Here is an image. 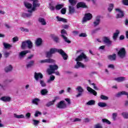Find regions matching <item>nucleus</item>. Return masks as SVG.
<instances>
[{
	"label": "nucleus",
	"instance_id": "31",
	"mask_svg": "<svg viewBox=\"0 0 128 128\" xmlns=\"http://www.w3.org/2000/svg\"><path fill=\"white\" fill-rule=\"evenodd\" d=\"M68 2L70 4V6H74L78 3V0H68Z\"/></svg>",
	"mask_w": 128,
	"mask_h": 128
},
{
	"label": "nucleus",
	"instance_id": "30",
	"mask_svg": "<svg viewBox=\"0 0 128 128\" xmlns=\"http://www.w3.org/2000/svg\"><path fill=\"white\" fill-rule=\"evenodd\" d=\"M68 10H69V14H74V6H68Z\"/></svg>",
	"mask_w": 128,
	"mask_h": 128
},
{
	"label": "nucleus",
	"instance_id": "64",
	"mask_svg": "<svg viewBox=\"0 0 128 128\" xmlns=\"http://www.w3.org/2000/svg\"><path fill=\"white\" fill-rule=\"evenodd\" d=\"M18 37H14L13 38V42H18Z\"/></svg>",
	"mask_w": 128,
	"mask_h": 128
},
{
	"label": "nucleus",
	"instance_id": "29",
	"mask_svg": "<svg viewBox=\"0 0 128 128\" xmlns=\"http://www.w3.org/2000/svg\"><path fill=\"white\" fill-rule=\"evenodd\" d=\"M42 40L40 38H38L36 39V44L37 46H40L42 44Z\"/></svg>",
	"mask_w": 128,
	"mask_h": 128
},
{
	"label": "nucleus",
	"instance_id": "19",
	"mask_svg": "<svg viewBox=\"0 0 128 128\" xmlns=\"http://www.w3.org/2000/svg\"><path fill=\"white\" fill-rule=\"evenodd\" d=\"M56 99H54L52 101H50L46 103V106H47V108H49V106H54V102H56Z\"/></svg>",
	"mask_w": 128,
	"mask_h": 128
},
{
	"label": "nucleus",
	"instance_id": "47",
	"mask_svg": "<svg viewBox=\"0 0 128 128\" xmlns=\"http://www.w3.org/2000/svg\"><path fill=\"white\" fill-rule=\"evenodd\" d=\"M102 121L103 122L107 124H111L110 122V120H108L107 119H102Z\"/></svg>",
	"mask_w": 128,
	"mask_h": 128
},
{
	"label": "nucleus",
	"instance_id": "9",
	"mask_svg": "<svg viewBox=\"0 0 128 128\" xmlns=\"http://www.w3.org/2000/svg\"><path fill=\"white\" fill-rule=\"evenodd\" d=\"M58 108H66V104L64 102V100H62L56 105Z\"/></svg>",
	"mask_w": 128,
	"mask_h": 128
},
{
	"label": "nucleus",
	"instance_id": "23",
	"mask_svg": "<svg viewBox=\"0 0 128 128\" xmlns=\"http://www.w3.org/2000/svg\"><path fill=\"white\" fill-rule=\"evenodd\" d=\"M77 8H86V5L84 2H80L77 4Z\"/></svg>",
	"mask_w": 128,
	"mask_h": 128
},
{
	"label": "nucleus",
	"instance_id": "38",
	"mask_svg": "<svg viewBox=\"0 0 128 128\" xmlns=\"http://www.w3.org/2000/svg\"><path fill=\"white\" fill-rule=\"evenodd\" d=\"M76 90H78V92H84V88H82V87L80 86H78L76 88Z\"/></svg>",
	"mask_w": 128,
	"mask_h": 128
},
{
	"label": "nucleus",
	"instance_id": "40",
	"mask_svg": "<svg viewBox=\"0 0 128 128\" xmlns=\"http://www.w3.org/2000/svg\"><path fill=\"white\" fill-rule=\"evenodd\" d=\"M26 40L22 42L21 48H22V50H24L26 48Z\"/></svg>",
	"mask_w": 128,
	"mask_h": 128
},
{
	"label": "nucleus",
	"instance_id": "53",
	"mask_svg": "<svg viewBox=\"0 0 128 128\" xmlns=\"http://www.w3.org/2000/svg\"><path fill=\"white\" fill-rule=\"evenodd\" d=\"M33 122L34 126H36L37 124H38L40 123V121L36 120H33Z\"/></svg>",
	"mask_w": 128,
	"mask_h": 128
},
{
	"label": "nucleus",
	"instance_id": "22",
	"mask_svg": "<svg viewBox=\"0 0 128 128\" xmlns=\"http://www.w3.org/2000/svg\"><path fill=\"white\" fill-rule=\"evenodd\" d=\"M4 70L6 72H12V66L11 65H9L6 67Z\"/></svg>",
	"mask_w": 128,
	"mask_h": 128
},
{
	"label": "nucleus",
	"instance_id": "7",
	"mask_svg": "<svg viewBox=\"0 0 128 128\" xmlns=\"http://www.w3.org/2000/svg\"><path fill=\"white\" fill-rule=\"evenodd\" d=\"M92 18V15L90 13L85 14L84 17L83 18L82 22H86L88 20H90Z\"/></svg>",
	"mask_w": 128,
	"mask_h": 128
},
{
	"label": "nucleus",
	"instance_id": "13",
	"mask_svg": "<svg viewBox=\"0 0 128 128\" xmlns=\"http://www.w3.org/2000/svg\"><path fill=\"white\" fill-rule=\"evenodd\" d=\"M100 22V16H98L95 18V20L94 22V26H97Z\"/></svg>",
	"mask_w": 128,
	"mask_h": 128
},
{
	"label": "nucleus",
	"instance_id": "46",
	"mask_svg": "<svg viewBox=\"0 0 128 128\" xmlns=\"http://www.w3.org/2000/svg\"><path fill=\"white\" fill-rule=\"evenodd\" d=\"M46 58H52V54L51 53V52L50 51V52H46Z\"/></svg>",
	"mask_w": 128,
	"mask_h": 128
},
{
	"label": "nucleus",
	"instance_id": "58",
	"mask_svg": "<svg viewBox=\"0 0 128 128\" xmlns=\"http://www.w3.org/2000/svg\"><path fill=\"white\" fill-rule=\"evenodd\" d=\"M62 28H65V30H68V28H69V26L68 25L64 24L62 26Z\"/></svg>",
	"mask_w": 128,
	"mask_h": 128
},
{
	"label": "nucleus",
	"instance_id": "39",
	"mask_svg": "<svg viewBox=\"0 0 128 128\" xmlns=\"http://www.w3.org/2000/svg\"><path fill=\"white\" fill-rule=\"evenodd\" d=\"M64 8V4H58L56 6L55 8L57 10H60V8Z\"/></svg>",
	"mask_w": 128,
	"mask_h": 128
},
{
	"label": "nucleus",
	"instance_id": "6",
	"mask_svg": "<svg viewBox=\"0 0 128 128\" xmlns=\"http://www.w3.org/2000/svg\"><path fill=\"white\" fill-rule=\"evenodd\" d=\"M126 49L124 48H121L118 52V55L120 58H124L126 56Z\"/></svg>",
	"mask_w": 128,
	"mask_h": 128
},
{
	"label": "nucleus",
	"instance_id": "63",
	"mask_svg": "<svg viewBox=\"0 0 128 128\" xmlns=\"http://www.w3.org/2000/svg\"><path fill=\"white\" fill-rule=\"evenodd\" d=\"M108 68H114V66L112 64H110L108 66Z\"/></svg>",
	"mask_w": 128,
	"mask_h": 128
},
{
	"label": "nucleus",
	"instance_id": "24",
	"mask_svg": "<svg viewBox=\"0 0 128 128\" xmlns=\"http://www.w3.org/2000/svg\"><path fill=\"white\" fill-rule=\"evenodd\" d=\"M116 82H124L126 80V78L124 77H119L117 78H115L114 79Z\"/></svg>",
	"mask_w": 128,
	"mask_h": 128
},
{
	"label": "nucleus",
	"instance_id": "61",
	"mask_svg": "<svg viewBox=\"0 0 128 128\" xmlns=\"http://www.w3.org/2000/svg\"><path fill=\"white\" fill-rule=\"evenodd\" d=\"M8 56H10V52H4V56L5 58H8Z\"/></svg>",
	"mask_w": 128,
	"mask_h": 128
},
{
	"label": "nucleus",
	"instance_id": "52",
	"mask_svg": "<svg viewBox=\"0 0 128 128\" xmlns=\"http://www.w3.org/2000/svg\"><path fill=\"white\" fill-rule=\"evenodd\" d=\"M94 128H102V126L101 124H98L94 126Z\"/></svg>",
	"mask_w": 128,
	"mask_h": 128
},
{
	"label": "nucleus",
	"instance_id": "26",
	"mask_svg": "<svg viewBox=\"0 0 128 128\" xmlns=\"http://www.w3.org/2000/svg\"><path fill=\"white\" fill-rule=\"evenodd\" d=\"M10 98L8 96H4L0 98V100L2 102H10Z\"/></svg>",
	"mask_w": 128,
	"mask_h": 128
},
{
	"label": "nucleus",
	"instance_id": "43",
	"mask_svg": "<svg viewBox=\"0 0 128 128\" xmlns=\"http://www.w3.org/2000/svg\"><path fill=\"white\" fill-rule=\"evenodd\" d=\"M20 30L22 32H28L30 30L26 28H24V27H22L20 28Z\"/></svg>",
	"mask_w": 128,
	"mask_h": 128
},
{
	"label": "nucleus",
	"instance_id": "35",
	"mask_svg": "<svg viewBox=\"0 0 128 128\" xmlns=\"http://www.w3.org/2000/svg\"><path fill=\"white\" fill-rule=\"evenodd\" d=\"M34 61L31 60L30 62H28V64H26V68H32V66H34Z\"/></svg>",
	"mask_w": 128,
	"mask_h": 128
},
{
	"label": "nucleus",
	"instance_id": "5",
	"mask_svg": "<svg viewBox=\"0 0 128 128\" xmlns=\"http://www.w3.org/2000/svg\"><path fill=\"white\" fill-rule=\"evenodd\" d=\"M67 36L68 33L66 32V30H64V29L61 30L62 38L66 42H67V44H70L71 42L68 40V38H66Z\"/></svg>",
	"mask_w": 128,
	"mask_h": 128
},
{
	"label": "nucleus",
	"instance_id": "57",
	"mask_svg": "<svg viewBox=\"0 0 128 128\" xmlns=\"http://www.w3.org/2000/svg\"><path fill=\"white\" fill-rule=\"evenodd\" d=\"M0 88H1L4 90H6V86L0 84Z\"/></svg>",
	"mask_w": 128,
	"mask_h": 128
},
{
	"label": "nucleus",
	"instance_id": "3",
	"mask_svg": "<svg viewBox=\"0 0 128 128\" xmlns=\"http://www.w3.org/2000/svg\"><path fill=\"white\" fill-rule=\"evenodd\" d=\"M50 51L52 54H54L55 52H58L59 54H61V56H62L64 60H68V55L62 49L52 48L50 49Z\"/></svg>",
	"mask_w": 128,
	"mask_h": 128
},
{
	"label": "nucleus",
	"instance_id": "12",
	"mask_svg": "<svg viewBox=\"0 0 128 128\" xmlns=\"http://www.w3.org/2000/svg\"><path fill=\"white\" fill-rule=\"evenodd\" d=\"M122 96H127V98H128V92L126 91L118 92L115 95V96H116V98H120Z\"/></svg>",
	"mask_w": 128,
	"mask_h": 128
},
{
	"label": "nucleus",
	"instance_id": "59",
	"mask_svg": "<svg viewBox=\"0 0 128 128\" xmlns=\"http://www.w3.org/2000/svg\"><path fill=\"white\" fill-rule=\"evenodd\" d=\"M92 86H93L94 90H98V87L96 86V84L94 83L91 84Z\"/></svg>",
	"mask_w": 128,
	"mask_h": 128
},
{
	"label": "nucleus",
	"instance_id": "54",
	"mask_svg": "<svg viewBox=\"0 0 128 128\" xmlns=\"http://www.w3.org/2000/svg\"><path fill=\"white\" fill-rule=\"evenodd\" d=\"M40 84H41L42 86L44 87V86H46V83H44V80H41L40 81Z\"/></svg>",
	"mask_w": 128,
	"mask_h": 128
},
{
	"label": "nucleus",
	"instance_id": "28",
	"mask_svg": "<svg viewBox=\"0 0 128 128\" xmlns=\"http://www.w3.org/2000/svg\"><path fill=\"white\" fill-rule=\"evenodd\" d=\"M49 8L50 10H56V8L54 7V2H51L50 3Z\"/></svg>",
	"mask_w": 128,
	"mask_h": 128
},
{
	"label": "nucleus",
	"instance_id": "48",
	"mask_svg": "<svg viewBox=\"0 0 128 128\" xmlns=\"http://www.w3.org/2000/svg\"><path fill=\"white\" fill-rule=\"evenodd\" d=\"M88 35H86V33H81L80 34H79V36L80 38H86V36H87Z\"/></svg>",
	"mask_w": 128,
	"mask_h": 128
},
{
	"label": "nucleus",
	"instance_id": "62",
	"mask_svg": "<svg viewBox=\"0 0 128 128\" xmlns=\"http://www.w3.org/2000/svg\"><path fill=\"white\" fill-rule=\"evenodd\" d=\"M65 100L68 102V104H70V98H66Z\"/></svg>",
	"mask_w": 128,
	"mask_h": 128
},
{
	"label": "nucleus",
	"instance_id": "16",
	"mask_svg": "<svg viewBox=\"0 0 128 128\" xmlns=\"http://www.w3.org/2000/svg\"><path fill=\"white\" fill-rule=\"evenodd\" d=\"M29 52L28 50H23L22 52H21L20 54H19V58H24V56H26V54H28Z\"/></svg>",
	"mask_w": 128,
	"mask_h": 128
},
{
	"label": "nucleus",
	"instance_id": "50",
	"mask_svg": "<svg viewBox=\"0 0 128 128\" xmlns=\"http://www.w3.org/2000/svg\"><path fill=\"white\" fill-rule=\"evenodd\" d=\"M66 8H62L61 10V13L62 14H66Z\"/></svg>",
	"mask_w": 128,
	"mask_h": 128
},
{
	"label": "nucleus",
	"instance_id": "34",
	"mask_svg": "<svg viewBox=\"0 0 128 128\" xmlns=\"http://www.w3.org/2000/svg\"><path fill=\"white\" fill-rule=\"evenodd\" d=\"M48 92V90L46 88L42 89L40 91V94L42 96H46V94H47Z\"/></svg>",
	"mask_w": 128,
	"mask_h": 128
},
{
	"label": "nucleus",
	"instance_id": "1",
	"mask_svg": "<svg viewBox=\"0 0 128 128\" xmlns=\"http://www.w3.org/2000/svg\"><path fill=\"white\" fill-rule=\"evenodd\" d=\"M32 0L33 2V5L32 4L27 2H24V5L26 8H28L30 10H28V14L24 13L23 14L22 16H26V18H30V16H32V13L34 12H35L36 10V8H38L40 4H38V0Z\"/></svg>",
	"mask_w": 128,
	"mask_h": 128
},
{
	"label": "nucleus",
	"instance_id": "41",
	"mask_svg": "<svg viewBox=\"0 0 128 128\" xmlns=\"http://www.w3.org/2000/svg\"><path fill=\"white\" fill-rule=\"evenodd\" d=\"M100 98H101V100H108V97L104 95H101L100 96Z\"/></svg>",
	"mask_w": 128,
	"mask_h": 128
},
{
	"label": "nucleus",
	"instance_id": "56",
	"mask_svg": "<svg viewBox=\"0 0 128 128\" xmlns=\"http://www.w3.org/2000/svg\"><path fill=\"white\" fill-rule=\"evenodd\" d=\"M122 3L124 6H128V0H122Z\"/></svg>",
	"mask_w": 128,
	"mask_h": 128
},
{
	"label": "nucleus",
	"instance_id": "49",
	"mask_svg": "<svg viewBox=\"0 0 128 128\" xmlns=\"http://www.w3.org/2000/svg\"><path fill=\"white\" fill-rule=\"evenodd\" d=\"M116 116H118V114H116V113L112 114V119L114 120H116Z\"/></svg>",
	"mask_w": 128,
	"mask_h": 128
},
{
	"label": "nucleus",
	"instance_id": "21",
	"mask_svg": "<svg viewBox=\"0 0 128 128\" xmlns=\"http://www.w3.org/2000/svg\"><path fill=\"white\" fill-rule=\"evenodd\" d=\"M26 42L28 48H32V41H30V40H26Z\"/></svg>",
	"mask_w": 128,
	"mask_h": 128
},
{
	"label": "nucleus",
	"instance_id": "20",
	"mask_svg": "<svg viewBox=\"0 0 128 128\" xmlns=\"http://www.w3.org/2000/svg\"><path fill=\"white\" fill-rule=\"evenodd\" d=\"M40 101V100L39 98H35L34 99H32V104H36V106H38V103Z\"/></svg>",
	"mask_w": 128,
	"mask_h": 128
},
{
	"label": "nucleus",
	"instance_id": "10",
	"mask_svg": "<svg viewBox=\"0 0 128 128\" xmlns=\"http://www.w3.org/2000/svg\"><path fill=\"white\" fill-rule=\"evenodd\" d=\"M34 78L36 80V82H38V80H40V78H44V76H42V74L40 72L38 73L35 72Z\"/></svg>",
	"mask_w": 128,
	"mask_h": 128
},
{
	"label": "nucleus",
	"instance_id": "60",
	"mask_svg": "<svg viewBox=\"0 0 128 128\" xmlns=\"http://www.w3.org/2000/svg\"><path fill=\"white\" fill-rule=\"evenodd\" d=\"M30 116H31V114L30 112H28L26 114V118H30Z\"/></svg>",
	"mask_w": 128,
	"mask_h": 128
},
{
	"label": "nucleus",
	"instance_id": "15",
	"mask_svg": "<svg viewBox=\"0 0 128 128\" xmlns=\"http://www.w3.org/2000/svg\"><path fill=\"white\" fill-rule=\"evenodd\" d=\"M38 21L41 26H46V20L44 18L40 17L38 18Z\"/></svg>",
	"mask_w": 128,
	"mask_h": 128
},
{
	"label": "nucleus",
	"instance_id": "18",
	"mask_svg": "<svg viewBox=\"0 0 128 128\" xmlns=\"http://www.w3.org/2000/svg\"><path fill=\"white\" fill-rule=\"evenodd\" d=\"M108 60H116V54H114L112 55H109L108 56Z\"/></svg>",
	"mask_w": 128,
	"mask_h": 128
},
{
	"label": "nucleus",
	"instance_id": "4",
	"mask_svg": "<svg viewBox=\"0 0 128 128\" xmlns=\"http://www.w3.org/2000/svg\"><path fill=\"white\" fill-rule=\"evenodd\" d=\"M50 68L47 70V72L48 74H54V71L58 69V66L57 65H50L49 66Z\"/></svg>",
	"mask_w": 128,
	"mask_h": 128
},
{
	"label": "nucleus",
	"instance_id": "32",
	"mask_svg": "<svg viewBox=\"0 0 128 128\" xmlns=\"http://www.w3.org/2000/svg\"><path fill=\"white\" fill-rule=\"evenodd\" d=\"M14 116L16 118H24V115L21 114L20 115H18L17 114H14Z\"/></svg>",
	"mask_w": 128,
	"mask_h": 128
},
{
	"label": "nucleus",
	"instance_id": "8",
	"mask_svg": "<svg viewBox=\"0 0 128 128\" xmlns=\"http://www.w3.org/2000/svg\"><path fill=\"white\" fill-rule=\"evenodd\" d=\"M116 12L117 14L116 18H122L124 16V12H122L120 9V8H116Z\"/></svg>",
	"mask_w": 128,
	"mask_h": 128
},
{
	"label": "nucleus",
	"instance_id": "44",
	"mask_svg": "<svg viewBox=\"0 0 128 128\" xmlns=\"http://www.w3.org/2000/svg\"><path fill=\"white\" fill-rule=\"evenodd\" d=\"M122 116L124 118H128V112H122Z\"/></svg>",
	"mask_w": 128,
	"mask_h": 128
},
{
	"label": "nucleus",
	"instance_id": "45",
	"mask_svg": "<svg viewBox=\"0 0 128 128\" xmlns=\"http://www.w3.org/2000/svg\"><path fill=\"white\" fill-rule=\"evenodd\" d=\"M112 8H114V4H110L108 8V12H112Z\"/></svg>",
	"mask_w": 128,
	"mask_h": 128
},
{
	"label": "nucleus",
	"instance_id": "2",
	"mask_svg": "<svg viewBox=\"0 0 128 128\" xmlns=\"http://www.w3.org/2000/svg\"><path fill=\"white\" fill-rule=\"evenodd\" d=\"M83 60H85L86 62H88V58L86 57V56L84 53H82L75 60L76 62V64L74 66L75 68H84L86 66L82 62H82Z\"/></svg>",
	"mask_w": 128,
	"mask_h": 128
},
{
	"label": "nucleus",
	"instance_id": "25",
	"mask_svg": "<svg viewBox=\"0 0 128 128\" xmlns=\"http://www.w3.org/2000/svg\"><path fill=\"white\" fill-rule=\"evenodd\" d=\"M120 34V30H116V32L113 34V40H116V38H118V34Z\"/></svg>",
	"mask_w": 128,
	"mask_h": 128
},
{
	"label": "nucleus",
	"instance_id": "11",
	"mask_svg": "<svg viewBox=\"0 0 128 128\" xmlns=\"http://www.w3.org/2000/svg\"><path fill=\"white\" fill-rule=\"evenodd\" d=\"M103 42H104V44H108V46H110V44H112V42L110 40L109 37H104Z\"/></svg>",
	"mask_w": 128,
	"mask_h": 128
},
{
	"label": "nucleus",
	"instance_id": "14",
	"mask_svg": "<svg viewBox=\"0 0 128 128\" xmlns=\"http://www.w3.org/2000/svg\"><path fill=\"white\" fill-rule=\"evenodd\" d=\"M39 62H40V64H44L45 62L52 64V62H54V60L51 58H48L44 60H40L39 61Z\"/></svg>",
	"mask_w": 128,
	"mask_h": 128
},
{
	"label": "nucleus",
	"instance_id": "27",
	"mask_svg": "<svg viewBox=\"0 0 128 128\" xmlns=\"http://www.w3.org/2000/svg\"><path fill=\"white\" fill-rule=\"evenodd\" d=\"M86 106H94L96 104V100H90L86 103Z\"/></svg>",
	"mask_w": 128,
	"mask_h": 128
},
{
	"label": "nucleus",
	"instance_id": "36",
	"mask_svg": "<svg viewBox=\"0 0 128 128\" xmlns=\"http://www.w3.org/2000/svg\"><path fill=\"white\" fill-rule=\"evenodd\" d=\"M54 78H56V77L54 75H51L50 76V79L48 80L47 82L48 84L50 83L51 82H54Z\"/></svg>",
	"mask_w": 128,
	"mask_h": 128
},
{
	"label": "nucleus",
	"instance_id": "37",
	"mask_svg": "<svg viewBox=\"0 0 128 128\" xmlns=\"http://www.w3.org/2000/svg\"><path fill=\"white\" fill-rule=\"evenodd\" d=\"M98 106H100V108H104L106 106V103L102 102H100L98 104Z\"/></svg>",
	"mask_w": 128,
	"mask_h": 128
},
{
	"label": "nucleus",
	"instance_id": "17",
	"mask_svg": "<svg viewBox=\"0 0 128 128\" xmlns=\"http://www.w3.org/2000/svg\"><path fill=\"white\" fill-rule=\"evenodd\" d=\"M86 88H87V90L89 92L90 94H94V96H96V94H98V93L96 92L94 90L90 87L88 86Z\"/></svg>",
	"mask_w": 128,
	"mask_h": 128
},
{
	"label": "nucleus",
	"instance_id": "55",
	"mask_svg": "<svg viewBox=\"0 0 128 128\" xmlns=\"http://www.w3.org/2000/svg\"><path fill=\"white\" fill-rule=\"evenodd\" d=\"M38 114L39 115L42 114V112H40L38 111H36V113L34 114V116L38 117Z\"/></svg>",
	"mask_w": 128,
	"mask_h": 128
},
{
	"label": "nucleus",
	"instance_id": "51",
	"mask_svg": "<svg viewBox=\"0 0 128 128\" xmlns=\"http://www.w3.org/2000/svg\"><path fill=\"white\" fill-rule=\"evenodd\" d=\"M67 92L68 94H72V88L68 87L67 88Z\"/></svg>",
	"mask_w": 128,
	"mask_h": 128
},
{
	"label": "nucleus",
	"instance_id": "33",
	"mask_svg": "<svg viewBox=\"0 0 128 128\" xmlns=\"http://www.w3.org/2000/svg\"><path fill=\"white\" fill-rule=\"evenodd\" d=\"M56 18L58 22H66V19L64 18H62L60 16H56Z\"/></svg>",
	"mask_w": 128,
	"mask_h": 128
},
{
	"label": "nucleus",
	"instance_id": "42",
	"mask_svg": "<svg viewBox=\"0 0 128 128\" xmlns=\"http://www.w3.org/2000/svg\"><path fill=\"white\" fill-rule=\"evenodd\" d=\"M3 45L4 46V47L5 48H12V45L7 44V43H4Z\"/></svg>",
	"mask_w": 128,
	"mask_h": 128
}]
</instances>
